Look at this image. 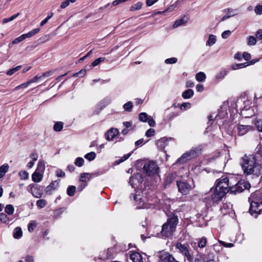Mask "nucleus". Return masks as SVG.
<instances>
[{"label":"nucleus","mask_w":262,"mask_h":262,"mask_svg":"<svg viewBox=\"0 0 262 262\" xmlns=\"http://www.w3.org/2000/svg\"><path fill=\"white\" fill-rule=\"evenodd\" d=\"M202 149L201 146L192 147L190 150L185 152L181 157L178 158L176 163L184 164L188 161L197 157L201 152Z\"/></svg>","instance_id":"39448f33"},{"label":"nucleus","mask_w":262,"mask_h":262,"mask_svg":"<svg viewBox=\"0 0 262 262\" xmlns=\"http://www.w3.org/2000/svg\"><path fill=\"white\" fill-rule=\"evenodd\" d=\"M170 140V139H168L166 137L161 138L160 139L157 141L156 144L158 147L162 149L168 145V141Z\"/></svg>","instance_id":"6ab92c4d"},{"label":"nucleus","mask_w":262,"mask_h":262,"mask_svg":"<svg viewBox=\"0 0 262 262\" xmlns=\"http://www.w3.org/2000/svg\"><path fill=\"white\" fill-rule=\"evenodd\" d=\"M47 205V201L43 199L38 200L36 202V206L39 208H42Z\"/></svg>","instance_id":"e433bc0d"},{"label":"nucleus","mask_w":262,"mask_h":262,"mask_svg":"<svg viewBox=\"0 0 262 262\" xmlns=\"http://www.w3.org/2000/svg\"><path fill=\"white\" fill-rule=\"evenodd\" d=\"M45 170V163L44 161L39 160L36 170L32 175V181L34 182H40L42 179Z\"/></svg>","instance_id":"6e6552de"},{"label":"nucleus","mask_w":262,"mask_h":262,"mask_svg":"<svg viewBox=\"0 0 262 262\" xmlns=\"http://www.w3.org/2000/svg\"><path fill=\"white\" fill-rule=\"evenodd\" d=\"M119 134V130L117 128H111L105 134V138L107 141H111L117 136Z\"/></svg>","instance_id":"f3484780"},{"label":"nucleus","mask_w":262,"mask_h":262,"mask_svg":"<svg viewBox=\"0 0 262 262\" xmlns=\"http://www.w3.org/2000/svg\"><path fill=\"white\" fill-rule=\"evenodd\" d=\"M76 192V187L74 186H69L67 188V194L70 196L74 195Z\"/></svg>","instance_id":"c756f323"},{"label":"nucleus","mask_w":262,"mask_h":262,"mask_svg":"<svg viewBox=\"0 0 262 262\" xmlns=\"http://www.w3.org/2000/svg\"><path fill=\"white\" fill-rule=\"evenodd\" d=\"M92 178V174L89 173H82L80 176V180L82 182H86Z\"/></svg>","instance_id":"4be33fe9"},{"label":"nucleus","mask_w":262,"mask_h":262,"mask_svg":"<svg viewBox=\"0 0 262 262\" xmlns=\"http://www.w3.org/2000/svg\"><path fill=\"white\" fill-rule=\"evenodd\" d=\"M76 1L77 0H64L63 2L61 3L60 5V8L61 9H64L67 7L70 3H73Z\"/></svg>","instance_id":"72a5a7b5"},{"label":"nucleus","mask_w":262,"mask_h":262,"mask_svg":"<svg viewBox=\"0 0 262 262\" xmlns=\"http://www.w3.org/2000/svg\"><path fill=\"white\" fill-rule=\"evenodd\" d=\"M148 116L146 113H141L139 114V120L145 122L147 121V119L148 118Z\"/></svg>","instance_id":"ea45409f"},{"label":"nucleus","mask_w":262,"mask_h":262,"mask_svg":"<svg viewBox=\"0 0 262 262\" xmlns=\"http://www.w3.org/2000/svg\"><path fill=\"white\" fill-rule=\"evenodd\" d=\"M19 176L21 180H27L29 178V173L24 170H21L19 172Z\"/></svg>","instance_id":"37998d69"},{"label":"nucleus","mask_w":262,"mask_h":262,"mask_svg":"<svg viewBox=\"0 0 262 262\" xmlns=\"http://www.w3.org/2000/svg\"><path fill=\"white\" fill-rule=\"evenodd\" d=\"M223 12L224 13L226 12L227 14L222 18L221 21H224L226 19L234 16L238 13V10L237 9H232L230 8L224 9Z\"/></svg>","instance_id":"dca6fc26"},{"label":"nucleus","mask_w":262,"mask_h":262,"mask_svg":"<svg viewBox=\"0 0 262 262\" xmlns=\"http://www.w3.org/2000/svg\"><path fill=\"white\" fill-rule=\"evenodd\" d=\"M188 19L189 18L188 16L184 15L182 18L178 19L174 21L173 25V27L176 28L182 25H184L188 21Z\"/></svg>","instance_id":"aec40b11"},{"label":"nucleus","mask_w":262,"mask_h":262,"mask_svg":"<svg viewBox=\"0 0 262 262\" xmlns=\"http://www.w3.org/2000/svg\"><path fill=\"white\" fill-rule=\"evenodd\" d=\"M255 125L258 131L259 132H262V118L258 119L256 121Z\"/></svg>","instance_id":"de8ad7c7"},{"label":"nucleus","mask_w":262,"mask_h":262,"mask_svg":"<svg viewBox=\"0 0 262 262\" xmlns=\"http://www.w3.org/2000/svg\"><path fill=\"white\" fill-rule=\"evenodd\" d=\"M249 64L247 62L243 63H236L232 66V69L233 70H237L239 69L244 68L247 66H248Z\"/></svg>","instance_id":"2f4dec72"},{"label":"nucleus","mask_w":262,"mask_h":262,"mask_svg":"<svg viewBox=\"0 0 262 262\" xmlns=\"http://www.w3.org/2000/svg\"><path fill=\"white\" fill-rule=\"evenodd\" d=\"M19 13H17V14L11 16L9 18H5L3 19L2 22L3 24H6L9 21H12L13 20L15 19L18 16H19Z\"/></svg>","instance_id":"f704fd0d"},{"label":"nucleus","mask_w":262,"mask_h":262,"mask_svg":"<svg viewBox=\"0 0 262 262\" xmlns=\"http://www.w3.org/2000/svg\"><path fill=\"white\" fill-rule=\"evenodd\" d=\"M96 154L95 152L92 151L86 154L84 156V158L89 161H93L96 158Z\"/></svg>","instance_id":"473e14b6"},{"label":"nucleus","mask_w":262,"mask_h":262,"mask_svg":"<svg viewBox=\"0 0 262 262\" xmlns=\"http://www.w3.org/2000/svg\"><path fill=\"white\" fill-rule=\"evenodd\" d=\"M21 68V66H18L14 68L9 70L6 73L8 75H12L14 73L19 70Z\"/></svg>","instance_id":"4c0bfd02"},{"label":"nucleus","mask_w":262,"mask_h":262,"mask_svg":"<svg viewBox=\"0 0 262 262\" xmlns=\"http://www.w3.org/2000/svg\"><path fill=\"white\" fill-rule=\"evenodd\" d=\"M177 58L176 57H172L170 58L166 59L165 60V63L166 64H173L177 62Z\"/></svg>","instance_id":"6e6d98bb"},{"label":"nucleus","mask_w":262,"mask_h":262,"mask_svg":"<svg viewBox=\"0 0 262 262\" xmlns=\"http://www.w3.org/2000/svg\"><path fill=\"white\" fill-rule=\"evenodd\" d=\"M130 258L133 262H146L142 255L138 252H134L130 254Z\"/></svg>","instance_id":"a211bd4d"},{"label":"nucleus","mask_w":262,"mask_h":262,"mask_svg":"<svg viewBox=\"0 0 262 262\" xmlns=\"http://www.w3.org/2000/svg\"><path fill=\"white\" fill-rule=\"evenodd\" d=\"M85 74H86V70L85 69H82V70H81L78 72L75 73L73 75V77H82L83 76H84V75Z\"/></svg>","instance_id":"09e8293b"},{"label":"nucleus","mask_w":262,"mask_h":262,"mask_svg":"<svg viewBox=\"0 0 262 262\" xmlns=\"http://www.w3.org/2000/svg\"><path fill=\"white\" fill-rule=\"evenodd\" d=\"M231 184L228 178L225 176H223L216 181L215 187L217 188V190H220L222 192L225 191V193L226 194L230 191V187H231Z\"/></svg>","instance_id":"0eeeda50"},{"label":"nucleus","mask_w":262,"mask_h":262,"mask_svg":"<svg viewBox=\"0 0 262 262\" xmlns=\"http://www.w3.org/2000/svg\"><path fill=\"white\" fill-rule=\"evenodd\" d=\"M133 106V103L131 101H128L123 105L124 110L129 112L132 111Z\"/></svg>","instance_id":"58836bf2"},{"label":"nucleus","mask_w":262,"mask_h":262,"mask_svg":"<svg viewBox=\"0 0 262 262\" xmlns=\"http://www.w3.org/2000/svg\"><path fill=\"white\" fill-rule=\"evenodd\" d=\"M190 106L191 104L190 103H183L180 106V108L182 110H186V109L190 108Z\"/></svg>","instance_id":"680f3d73"},{"label":"nucleus","mask_w":262,"mask_h":262,"mask_svg":"<svg viewBox=\"0 0 262 262\" xmlns=\"http://www.w3.org/2000/svg\"><path fill=\"white\" fill-rule=\"evenodd\" d=\"M9 165L8 164H4L0 166V179L4 177L6 173L8 171Z\"/></svg>","instance_id":"5701e85b"},{"label":"nucleus","mask_w":262,"mask_h":262,"mask_svg":"<svg viewBox=\"0 0 262 262\" xmlns=\"http://www.w3.org/2000/svg\"><path fill=\"white\" fill-rule=\"evenodd\" d=\"M207 243V239L205 237L200 238L198 242V246L201 248H203L205 247Z\"/></svg>","instance_id":"c9c22d12"},{"label":"nucleus","mask_w":262,"mask_h":262,"mask_svg":"<svg viewBox=\"0 0 262 262\" xmlns=\"http://www.w3.org/2000/svg\"><path fill=\"white\" fill-rule=\"evenodd\" d=\"M253 127L250 125L238 124L235 132L239 136H242L246 135L248 132L251 131Z\"/></svg>","instance_id":"4468645a"},{"label":"nucleus","mask_w":262,"mask_h":262,"mask_svg":"<svg viewBox=\"0 0 262 262\" xmlns=\"http://www.w3.org/2000/svg\"><path fill=\"white\" fill-rule=\"evenodd\" d=\"M254 11L257 15L262 14V6L260 5H257L255 7Z\"/></svg>","instance_id":"4d7b16f0"},{"label":"nucleus","mask_w":262,"mask_h":262,"mask_svg":"<svg viewBox=\"0 0 262 262\" xmlns=\"http://www.w3.org/2000/svg\"><path fill=\"white\" fill-rule=\"evenodd\" d=\"M155 129L153 128L148 129L145 133V136L147 137H151L155 135Z\"/></svg>","instance_id":"13d9d810"},{"label":"nucleus","mask_w":262,"mask_h":262,"mask_svg":"<svg viewBox=\"0 0 262 262\" xmlns=\"http://www.w3.org/2000/svg\"><path fill=\"white\" fill-rule=\"evenodd\" d=\"M178 223L179 219L177 215L172 213L169 214L166 222L162 226L159 236L164 239L172 236Z\"/></svg>","instance_id":"f03ea898"},{"label":"nucleus","mask_w":262,"mask_h":262,"mask_svg":"<svg viewBox=\"0 0 262 262\" xmlns=\"http://www.w3.org/2000/svg\"><path fill=\"white\" fill-rule=\"evenodd\" d=\"M206 75L204 72H200L198 73L195 75L196 79L200 82H202L205 80L206 79Z\"/></svg>","instance_id":"bb28decb"},{"label":"nucleus","mask_w":262,"mask_h":262,"mask_svg":"<svg viewBox=\"0 0 262 262\" xmlns=\"http://www.w3.org/2000/svg\"><path fill=\"white\" fill-rule=\"evenodd\" d=\"M176 248L186 257L189 262H193V257L190 254L188 248L185 245L180 243H177Z\"/></svg>","instance_id":"f8f14e48"},{"label":"nucleus","mask_w":262,"mask_h":262,"mask_svg":"<svg viewBox=\"0 0 262 262\" xmlns=\"http://www.w3.org/2000/svg\"><path fill=\"white\" fill-rule=\"evenodd\" d=\"M228 102L224 101L221 105L219 110L218 114L215 116L216 119H222L226 117L228 115Z\"/></svg>","instance_id":"ddd939ff"},{"label":"nucleus","mask_w":262,"mask_h":262,"mask_svg":"<svg viewBox=\"0 0 262 262\" xmlns=\"http://www.w3.org/2000/svg\"><path fill=\"white\" fill-rule=\"evenodd\" d=\"M250 203L249 212L252 215L257 217L262 212V192L256 191L249 198Z\"/></svg>","instance_id":"7ed1b4c3"},{"label":"nucleus","mask_w":262,"mask_h":262,"mask_svg":"<svg viewBox=\"0 0 262 262\" xmlns=\"http://www.w3.org/2000/svg\"><path fill=\"white\" fill-rule=\"evenodd\" d=\"M132 197L133 198V200L136 202L137 208L140 209L146 207V205L145 203V200H143V199L140 197V194H132L130 196V199H132Z\"/></svg>","instance_id":"2eb2a0df"},{"label":"nucleus","mask_w":262,"mask_h":262,"mask_svg":"<svg viewBox=\"0 0 262 262\" xmlns=\"http://www.w3.org/2000/svg\"><path fill=\"white\" fill-rule=\"evenodd\" d=\"M219 243L225 247L231 248L234 245L232 243H226L223 241H219Z\"/></svg>","instance_id":"338daca9"},{"label":"nucleus","mask_w":262,"mask_h":262,"mask_svg":"<svg viewBox=\"0 0 262 262\" xmlns=\"http://www.w3.org/2000/svg\"><path fill=\"white\" fill-rule=\"evenodd\" d=\"M255 38L258 40L262 39V30L259 29L256 32Z\"/></svg>","instance_id":"774afa93"},{"label":"nucleus","mask_w":262,"mask_h":262,"mask_svg":"<svg viewBox=\"0 0 262 262\" xmlns=\"http://www.w3.org/2000/svg\"><path fill=\"white\" fill-rule=\"evenodd\" d=\"M227 74L226 71H222L216 75V78L218 79H222Z\"/></svg>","instance_id":"3c124183"},{"label":"nucleus","mask_w":262,"mask_h":262,"mask_svg":"<svg viewBox=\"0 0 262 262\" xmlns=\"http://www.w3.org/2000/svg\"><path fill=\"white\" fill-rule=\"evenodd\" d=\"M84 160L81 157H78L75 159L74 164L78 167H81L83 165Z\"/></svg>","instance_id":"79ce46f5"},{"label":"nucleus","mask_w":262,"mask_h":262,"mask_svg":"<svg viewBox=\"0 0 262 262\" xmlns=\"http://www.w3.org/2000/svg\"><path fill=\"white\" fill-rule=\"evenodd\" d=\"M173 180V176L172 175H168L164 181V184L165 185H170L172 182Z\"/></svg>","instance_id":"5fc2aeb1"},{"label":"nucleus","mask_w":262,"mask_h":262,"mask_svg":"<svg viewBox=\"0 0 262 262\" xmlns=\"http://www.w3.org/2000/svg\"><path fill=\"white\" fill-rule=\"evenodd\" d=\"M216 42V37L214 35H210L208 40L207 41L206 45L211 46L214 45Z\"/></svg>","instance_id":"c85d7f7f"},{"label":"nucleus","mask_w":262,"mask_h":262,"mask_svg":"<svg viewBox=\"0 0 262 262\" xmlns=\"http://www.w3.org/2000/svg\"><path fill=\"white\" fill-rule=\"evenodd\" d=\"M23 232L21 229L20 227H16L15 228L13 232V237L15 238L19 239L22 236Z\"/></svg>","instance_id":"393cba45"},{"label":"nucleus","mask_w":262,"mask_h":262,"mask_svg":"<svg viewBox=\"0 0 262 262\" xmlns=\"http://www.w3.org/2000/svg\"><path fill=\"white\" fill-rule=\"evenodd\" d=\"M177 186L178 188L179 192L183 195H186L188 194L192 188L191 185L185 181H177Z\"/></svg>","instance_id":"9d476101"},{"label":"nucleus","mask_w":262,"mask_h":262,"mask_svg":"<svg viewBox=\"0 0 262 262\" xmlns=\"http://www.w3.org/2000/svg\"><path fill=\"white\" fill-rule=\"evenodd\" d=\"M14 209L12 205L9 204L6 205L5 211L7 214L11 215L14 213Z\"/></svg>","instance_id":"cd10ccee"},{"label":"nucleus","mask_w":262,"mask_h":262,"mask_svg":"<svg viewBox=\"0 0 262 262\" xmlns=\"http://www.w3.org/2000/svg\"><path fill=\"white\" fill-rule=\"evenodd\" d=\"M225 194V191L222 192L220 190H217L216 187L214 190L211 188L204 198V202L209 205H211L221 201Z\"/></svg>","instance_id":"20e7f679"},{"label":"nucleus","mask_w":262,"mask_h":262,"mask_svg":"<svg viewBox=\"0 0 262 262\" xmlns=\"http://www.w3.org/2000/svg\"><path fill=\"white\" fill-rule=\"evenodd\" d=\"M24 39H25V36L24 35V34L21 35L19 36V37L16 38L13 41V44H17L22 41H23Z\"/></svg>","instance_id":"603ef678"},{"label":"nucleus","mask_w":262,"mask_h":262,"mask_svg":"<svg viewBox=\"0 0 262 262\" xmlns=\"http://www.w3.org/2000/svg\"><path fill=\"white\" fill-rule=\"evenodd\" d=\"M228 102V110L229 112L233 111V110L236 109L237 104L235 101L232 99H229L226 101Z\"/></svg>","instance_id":"412c9836"},{"label":"nucleus","mask_w":262,"mask_h":262,"mask_svg":"<svg viewBox=\"0 0 262 262\" xmlns=\"http://www.w3.org/2000/svg\"><path fill=\"white\" fill-rule=\"evenodd\" d=\"M32 194L36 198H40L43 194V187L38 184H31L29 185Z\"/></svg>","instance_id":"9b49d317"},{"label":"nucleus","mask_w":262,"mask_h":262,"mask_svg":"<svg viewBox=\"0 0 262 262\" xmlns=\"http://www.w3.org/2000/svg\"><path fill=\"white\" fill-rule=\"evenodd\" d=\"M105 60L104 57H99L95 59L92 63L93 67H96L98 66L100 63Z\"/></svg>","instance_id":"a18cd8bd"},{"label":"nucleus","mask_w":262,"mask_h":262,"mask_svg":"<svg viewBox=\"0 0 262 262\" xmlns=\"http://www.w3.org/2000/svg\"><path fill=\"white\" fill-rule=\"evenodd\" d=\"M36 227V223L34 222H32L29 224L28 226V229L29 232H32L34 228Z\"/></svg>","instance_id":"052dcab7"},{"label":"nucleus","mask_w":262,"mask_h":262,"mask_svg":"<svg viewBox=\"0 0 262 262\" xmlns=\"http://www.w3.org/2000/svg\"><path fill=\"white\" fill-rule=\"evenodd\" d=\"M63 123L62 122H57L54 125V130L56 132H60L63 128Z\"/></svg>","instance_id":"7c9ffc66"},{"label":"nucleus","mask_w":262,"mask_h":262,"mask_svg":"<svg viewBox=\"0 0 262 262\" xmlns=\"http://www.w3.org/2000/svg\"><path fill=\"white\" fill-rule=\"evenodd\" d=\"M193 95V91L191 89H188L183 92L182 96L184 99H189Z\"/></svg>","instance_id":"b1692460"},{"label":"nucleus","mask_w":262,"mask_h":262,"mask_svg":"<svg viewBox=\"0 0 262 262\" xmlns=\"http://www.w3.org/2000/svg\"><path fill=\"white\" fill-rule=\"evenodd\" d=\"M142 6V3L140 2H139L132 6L130 8L131 11H135L140 10Z\"/></svg>","instance_id":"c03bdc74"},{"label":"nucleus","mask_w":262,"mask_h":262,"mask_svg":"<svg viewBox=\"0 0 262 262\" xmlns=\"http://www.w3.org/2000/svg\"><path fill=\"white\" fill-rule=\"evenodd\" d=\"M249 187V183L245 182L244 180H241L235 185H232L230 187V192L234 194L240 193Z\"/></svg>","instance_id":"1a4fd4ad"},{"label":"nucleus","mask_w":262,"mask_h":262,"mask_svg":"<svg viewBox=\"0 0 262 262\" xmlns=\"http://www.w3.org/2000/svg\"><path fill=\"white\" fill-rule=\"evenodd\" d=\"M30 84L29 81H28L26 82L23 83L17 86H16L14 89L15 90H18L20 89H25L26 88L29 84Z\"/></svg>","instance_id":"8fccbe9b"},{"label":"nucleus","mask_w":262,"mask_h":262,"mask_svg":"<svg viewBox=\"0 0 262 262\" xmlns=\"http://www.w3.org/2000/svg\"><path fill=\"white\" fill-rule=\"evenodd\" d=\"M41 75H37L35 77H34L32 79H30L29 81L30 84L34 82H37L39 80L42 79Z\"/></svg>","instance_id":"864d4df0"},{"label":"nucleus","mask_w":262,"mask_h":262,"mask_svg":"<svg viewBox=\"0 0 262 262\" xmlns=\"http://www.w3.org/2000/svg\"><path fill=\"white\" fill-rule=\"evenodd\" d=\"M59 182H60V180L52 181L50 183V185H51V187H52L53 190H55L57 188V187L58 186Z\"/></svg>","instance_id":"bf43d9fd"},{"label":"nucleus","mask_w":262,"mask_h":262,"mask_svg":"<svg viewBox=\"0 0 262 262\" xmlns=\"http://www.w3.org/2000/svg\"><path fill=\"white\" fill-rule=\"evenodd\" d=\"M0 220L4 223H7L9 221V218L7 216L6 214H5L4 213H0Z\"/></svg>","instance_id":"49530a36"},{"label":"nucleus","mask_w":262,"mask_h":262,"mask_svg":"<svg viewBox=\"0 0 262 262\" xmlns=\"http://www.w3.org/2000/svg\"><path fill=\"white\" fill-rule=\"evenodd\" d=\"M239 165L246 176L252 174L258 177L262 173V166L254 155H245L240 159Z\"/></svg>","instance_id":"f257e3e1"},{"label":"nucleus","mask_w":262,"mask_h":262,"mask_svg":"<svg viewBox=\"0 0 262 262\" xmlns=\"http://www.w3.org/2000/svg\"><path fill=\"white\" fill-rule=\"evenodd\" d=\"M40 29L39 28H36L32 30L27 33L24 34L25 39L26 38L31 37L34 35L36 34L39 32Z\"/></svg>","instance_id":"a878e982"},{"label":"nucleus","mask_w":262,"mask_h":262,"mask_svg":"<svg viewBox=\"0 0 262 262\" xmlns=\"http://www.w3.org/2000/svg\"><path fill=\"white\" fill-rule=\"evenodd\" d=\"M137 178L136 176H131L129 178V183L132 186V187H135V183L134 181L137 180Z\"/></svg>","instance_id":"69168bd1"},{"label":"nucleus","mask_w":262,"mask_h":262,"mask_svg":"<svg viewBox=\"0 0 262 262\" xmlns=\"http://www.w3.org/2000/svg\"><path fill=\"white\" fill-rule=\"evenodd\" d=\"M148 123L150 126H154L156 124L155 120L153 119L152 117L149 116L147 119Z\"/></svg>","instance_id":"0e129e2a"},{"label":"nucleus","mask_w":262,"mask_h":262,"mask_svg":"<svg viewBox=\"0 0 262 262\" xmlns=\"http://www.w3.org/2000/svg\"><path fill=\"white\" fill-rule=\"evenodd\" d=\"M160 168L155 161H147L145 162L143 166V172L149 177L159 174Z\"/></svg>","instance_id":"423d86ee"},{"label":"nucleus","mask_w":262,"mask_h":262,"mask_svg":"<svg viewBox=\"0 0 262 262\" xmlns=\"http://www.w3.org/2000/svg\"><path fill=\"white\" fill-rule=\"evenodd\" d=\"M231 32L230 30H226L224 31L222 34V37L224 39L227 38L231 34Z\"/></svg>","instance_id":"e2e57ef3"},{"label":"nucleus","mask_w":262,"mask_h":262,"mask_svg":"<svg viewBox=\"0 0 262 262\" xmlns=\"http://www.w3.org/2000/svg\"><path fill=\"white\" fill-rule=\"evenodd\" d=\"M256 43V38L253 36H250L248 38V45L249 46L255 45Z\"/></svg>","instance_id":"a19ab883"}]
</instances>
